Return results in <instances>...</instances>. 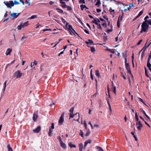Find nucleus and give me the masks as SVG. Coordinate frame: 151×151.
Masks as SVG:
<instances>
[{
    "mask_svg": "<svg viewBox=\"0 0 151 151\" xmlns=\"http://www.w3.org/2000/svg\"><path fill=\"white\" fill-rule=\"evenodd\" d=\"M147 67L149 69L151 68V64L150 63V60H147Z\"/></svg>",
    "mask_w": 151,
    "mask_h": 151,
    "instance_id": "nucleus-16",
    "label": "nucleus"
},
{
    "mask_svg": "<svg viewBox=\"0 0 151 151\" xmlns=\"http://www.w3.org/2000/svg\"><path fill=\"white\" fill-rule=\"evenodd\" d=\"M7 147L8 148V151H13L12 148L10 147V145L8 144L7 146Z\"/></svg>",
    "mask_w": 151,
    "mask_h": 151,
    "instance_id": "nucleus-30",
    "label": "nucleus"
},
{
    "mask_svg": "<svg viewBox=\"0 0 151 151\" xmlns=\"http://www.w3.org/2000/svg\"><path fill=\"white\" fill-rule=\"evenodd\" d=\"M20 14V13H11V14L10 17H11V18L12 17H13L14 18V19L18 17V16H19Z\"/></svg>",
    "mask_w": 151,
    "mask_h": 151,
    "instance_id": "nucleus-8",
    "label": "nucleus"
},
{
    "mask_svg": "<svg viewBox=\"0 0 151 151\" xmlns=\"http://www.w3.org/2000/svg\"><path fill=\"white\" fill-rule=\"evenodd\" d=\"M74 110V107H72L69 110V111L70 112V118H73L74 116L76 115L77 114H78V118L77 119H74V120L75 121H77L78 122L79 119V114L78 113H77L76 114H73V110Z\"/></svg>",
    "mask_w": 151,
    "mask_h": 151,
    "instance_id": "nucleus-2",
    "label": "nucleus"
},
{
    "mask_svg": "<svg viewBox=\"0 0 151 151\" xmlns=\"http://www.w3.org/2000/svg\"><path fill=\"white\" fill-rule=\"evenodd\" d=\"M41 129V127L39 126L35 129L33 131L35 133H38L40 130Z\"/></svg>",
    "mask_w": 151,
    "mask_h": 151,
    "instance_id": "nucleus-9",
    "label": "nucleus"
},
{
    "mask_svg": "<svg viewBox=\"0 0 151 151\" xmlns=\"http://www.w3.org/2000/svg\"><path fill=\"white\" fill-rule=\"evenodd\" d=\"M125 65V67L127 69V70L128 71V73H130V74L131 75L132 77L133 78V76L132 75L131 73V70H130V66H129V63H128L127 64H126V65Z\"/></svg>",
    "mask_w": 151,
    "mask_h": 151,
    "instance_id": "nucleus-6",
    "label": "nucleus"
},
{
    "mask_svg": "<svg viewBox=\"0 0 151 151\" xmlns=\"http://www.w3.org/2000/svg\"><path fill=\"white\" fill-rule=\"evenodd\" d=\"M142 41V40H140L137 43V45H140Z\"/></svg>",
    "mask_w": 151,
    "mask_h": 151,
    "instance_id": "nucleus-59",
    "label": "nucleus"
},
{
    "mask_svg": "<svg viewBox=\"0 0 151 151\" xmlns=\"http://www.w3.org/2000/svg\"><path fill=\"white\" fill-rule=\"evenodd\" d=\"M92 22V23H93L96 24V23H98L97 22V20L95 19H94V20Z\"/></svg>",
    "mask_w": 151,
    "mask_h": 151,
    "instance_id": "nucleus-53",
    "label": "nucleus"
},
{
    "mask_svg": "<svg viewBox=\"0 0 151 151\" xmlns=\"http://www.w3.org/2000/svg\"><path fill=\"white\" fill-rule=\"evenodd\" d=\"M119 19H118L117 22V26L119 28L120 27V23H119Z\"/></svg>",
    "mask_w": 151,
    "mask_h": 151,
    "instance_id": "nucleus-45",
    "label": "nucleus"
},
{
    "mask_svg": "<svg viewBox=\"0 0 151 151\" xmlns=\"http://www.w3.org/2000/svg\"><path fill=\"white\" fill-rule=\"evenodd\" d=\"M101 4V3L100 0H97V2H96L95 4V5L97 6L98 7H99Z\"/></svg>",
    "mask_w": 151,
    "mask_h": 151,
    "instance_id": "nucleus-24",
    "label": "nucleus"
},
{
    "mask_svg": "<svg viewBox=\"0 0 151 151\" xmlns=\"http://www.w3.org/2000/svg\"><path fill=\"white\" fill-rule=\"evenodd\" d=\"M64 113L63 112L59 120L58 124L60 125H62L64 121Z\"/></svg>",
    "mask_w": 151,
    "mask_h": 151,
    "instance_id": "nucleus-5",
    "label": "nucleus"
},
{
    "mask_svg": "<svg viewBox=\"0 0 151 151\" xmlns=\"http://www.w3.org/2000/svg\"><path fill=\"white\" fill-rule=\"evenodd\" d=\"M37 17V15H33L30 18V19H33Z\"/></svg>",
    "mask_w": 151,
    "mask_h": 151,
    "instance_id": "nucleus-42",
    "label": "nucleus"
},
{
    "mask_svg": "<svg viewBox=\"0 0 151 151\" xmlns=\"http://www.w3.org/2000/svg\"><path fill=\"white\" fill-rule=\"evenodd\" d=\"M125 54L123 55V57L124 58V59L127 58V52L126 51L125 52Z\"/></svg>",
    "mask_w": 151,
    "mask_h": 151,
    "instance_id": "nucleus-48",
    "label": "nucleus"
},
{
    "mask_svg": "<svg viewBox=\"0 0 151 151\" xmlns=\"http://www.w3.org/2000/svg\"><path fill=\"white\" fill-rule=\"evenodd\" d=\"M113 92L115 93L116 94V87L115 86L113 88Z\"/></svg>",
    "mask_w": 151,
    "mask_h": 151,
    "instance_id": "nucleus-46",
    "label": "nucleus"
},
{
    "mask_svg": "<svg viewBox=\"0 0 151 151\" xmlns=\"http://www.w3.org/2000/svg\"><path fill=\"white\" fill-rule=\"evenodd\" d=\"M19 4V2H18L16 0L14 1V2H13L14 6V4L17 5V4Z\"/></svg>",
    "mask_w": 151,
    "mask_h": 151,
    "instance_id": "nucleus-51",
    "label": "nucleus"
},
{
    "mask_svg": "<svg viewBox=\"0 0 151 151\" xmlns=\"http://www.w3.org/2000/svg\"><path fill=\"white\" fill-rule=\"evenodd\" d=\"M22 28V23H21L20 25H18L17 27V28L19 30H21Z\"/></svg>",
    "mask_w": 151,
    "mask_h": 151,
    "instance_id": "nucleus-40",
    "label": "nucleus"
},
{
    "mask_svg": "<svg viewBox=\"0 0 151 151\" xmlns=\"http://www.w3.org/2000/svg\"><path fill=\"white\" fill-rule=\"evenodd\" d=\"M107 102L108 104V105H109V110H110V112H111L112 111V110H111V105H110V104L109 101H108L107 100Z\"/></svg>",
    "mask_w": 151,
    "mask_h": 151,
    "instance_id": "nucleus-50",
    "label": "nucleus"
},
{
    "mask_svg": "<svg viewBox=\"0 0 151 151\" xmlns=\"http://www.w3.org/2000/svg\"><path fill=\"white\" fill-rule=\"evenodd\" d=\"M54 128V124L53 123H52V125L51 126V128L53 129Z\"/></svg>",
    "mask_w": 151,
    "mask_h": 151,
    "instance_id": "nucleus-62",
    "label": "nucleus"
},
{
    "mask_svg": "<svg viewBox=\"0 0 151 151\" xmlns=\"http://www.w3.org/2000/svg\"><path fill=\"white\" fill-rule=\"evenodd\" d=\"M96 148L97 149L98 151H104L103 149L100 147L96 146Z\"/></svg>",
    "mask_w": 151,
    "mask_h": 151,
    "instance_id": "nucleus-21",
    "label": "nucleus"
},
{
    "mask_svg": "<svg viewBox=\"0 0 151 151\" xmlns=\"http://www.w3.org/2000/svg\"><path fill=\"white\" fill-rule=\"evenodd\" d=\"M37 25V26L36 27V28H37V29L38 28L40 27H42V25H41V24H39V23H38Z\"/></svg>",
    "mask_w": 151,
    "mask_h": 151,
    "instance_id": "nucleus-56",
    "label": "nucleus"
},
{
    "mask_svg": "<svg viewBox=\"0 0 151 151\" xmlns=\"http://www.w3.org/2000/svg\"><path fill=\"white\" fill-rule=\"evenodd\" d=\"M84 127H85V129L86 130L88 129H87V125L86 122L85 121H84Z\"/></svg>",
    "mask_w": 151,
    "mask_h": 151,
    "instance_id": "nucleus-54",
    "label": "nucleus"
},
{
    "mask_svg": "<svg viewBox=\"0 0 151 151\" xmlns=\"http://www.w3.org/2000/svg\"><path fill=\"white\" fill-rule=\"evenodd\" d=\"M72 29H73L72 28V26L70 25H68V30H71V29L72 30Z\"/></svg>",
    "mask_w": 151,
    "mask_h": 151,
    "instance_id": "nucleus-52",
    "label": "nucleus"
},
{
    "mask_svg": "<svg viewBox=\"0 0 151 151\" xmlns=\"http://www.w3.org/2000/svg\"><path fill=\"white\" fill-rule=\"evenodd\" d=\"M4 3L7 7L10 9H11L12 7L14 6L13 1H4Z\"/></svg>",
    "mask_w": 151,
    "mask_h": 151,
    "instance_id": "nucleus-3",
    "label": "nucleus"
},
{
    "mask_svg": "<svg viewBox=\"0 0 151 151\" xmlns=\"http://www.w3.org/2000/svg\"><path fill=\"white\" fill-rule=\"evenodd\" d=\"M61 4V6L63 8H66V7L67 6V5L65 4V2L64 4Z\"/></svg>",
    "mask_w": 151,
    "mask_h": 151,
    "instance_id": "nucleus-35",
    "label": "nucleus"
},
{
    "mask_svg": "<svg viewBox=\"0 0 151 151\" xmlns=\"http://www.w3.org/2000/svg\"><path fill=\"white\" fill-rule=\"evenodd\" d=\"M131 134L133 136L134 138H135V139L136 141H137L138 140V139L137 137L134 135V132H131Z\"/></svg>",
    "mask_w": 151,
    "mask_h": 151,
    "instance_id": "nucleus-41",
    "label": "nucleus"
},
{
    "mask_svg": "<svg viewBox=\"0 0 151 151\" xmlns=\"http://www.w3.org/2000/svg\"><path fill=\"white\" fill-rule=\"evenodd\" d=\"M151 58V53H150L149 54V58H148V60H150V61Z\"/></svg>",
    "mask_w": 151,
    "mask_h": 151,
    "instance_id": "nucleus-60",
    "label": "nucleus"
},
{
    "mask_svg": "<svg viewBox=\"0 0 151 151\" xmlns=\"http://www.w3.org/2000/svg\"><path fill=\"white\" fill-rule=\"evenodd\" d=\"M78 2L80 4H85V1L84 0H79Z\"/></svg>",
    "mask_w": 151,
    "mask_h": 151,
    "instance_id": "nucleus-37",
    "label": "nucleus"
},
{
    "mask_svg": "<svg viewBox=\"0 0 151 151\" xmlns=\"http://www.w3.org/2000/svg\"><path fill=\"white\" fill-rule=\"evenodd\" d=\"M142 109V112L143 113V114H144V115H145V116L149 119H150V118L149 117V116L146 114V113L145 111L143 110L142 109Z\"/></svg>",
    "mask_w": 151,
    "mask_h": 151,
    "instance_id": "nucleus-27",
    "label": "nucleus"
},
{
    "mask_svg": "<svg viewBox=\"0 0 151 151\" xmlns=\"http://www.w3.org/2000/svg\"><path fill=\"white\" fill-rule=\"evenodd\" d=\"M6 82H7V81H5L4 83V88H3V91H5V90L6 88Z\"/></svg>",
    "mask_w": 151,
    "mask_h": 151,
    "instance_id": "nucleus-29",
    "label": "nucleus"
},
{
    "mask_svg": "<svg viewBox=\"0 0 151 151\" xmlns=\"http://www.w3.org/2000/svg\"><path fill=\"white\" fill-rule=\"evenodd\" d=\"M136 125L137 126V128L138 130H141V128L142 127L143 125L142 124L141 122L139 121L136 122Z\"/></svg>",
    "mask_w": 151,
    "mask_h": 151,
    "instance_id": "nucleus-7",
    "label": "nucleus"
},
{
    "mask_svg": "<svg viewBox=\"0 0 151 151\" xmlns=\"http://www.w3.org/2000/svg\"><path fill=\"white\" fill-rule=\"evenodd\" d=\"M147 42L146 43L145 45L143 47L142 49L139 52V53L142 50H145L146 49L148 48V47H149V45H150V44L151 43V42L150 43V44L148 45L147 46H146V45L147 44Z\"/></svg>",
    "mask_w": 151,
    "mask_h": 151,
    "instance_id": "nucleus-15",
    "label": "nucleus"
},
{
    "mask_svg": "<svg viewBox=\"0 0 151 151\" xmlns=\"http://www.w3.org/2000/svg\"><path fill=\"white\" fill-rule=\"evenodd\" d=\"M143 13V12L142 10L141 11H140L139 12V14H138V15L140 17L142 14Z\"/></svg>",
    "mask_w": 151,
    "mask_h": 151,
    "instance_id": "nucleus-55",
    "label": "nucleus"
},
{
    "mask_svg": "<svg viewBox=\"0 0 151 151\" xmlns=\"http://www.w3.org/2000/svg\"><path fill=\"white\" fill-rule=\"evenodd\" d=\"M96 25H97L98 26V29H100L101 30H102V27H101V25L100 24L96 23Z\"/></svg>",
    "mask_w": 151,
    "mask_h": 151,
    "instance_id": "nucleus-39",
    "label": "nucleus"
},
{
    "mask_svg": "<svg viewBox=\"0 0 151 151\" xmlns=\"http://www.w3.org/2000/svg\"><path fill=\"white\" fill-rule=\"evenodd\" d=\"M88 41H86L85 43L87 45H88L89 44H93V41L92 40L90 39H88Z\"/></svg>",
    "mask_w": 151,
    "mask_h": 151,
    "instance_id": "nucleus-14",
    "label": "nucleus"
},
{
    "mask_svg": "<svg viewBox=\"0 0 151 151\" xmlns=\"http://www.w3.org/2000/svg\"><path fill=\"white\" fill-rule=\"evenodd\" d=\"M60 143V146L63 148H65L66 147V145L65 144L63 143V142H62Z\"/></svg>",
    "mask_w": 151,
    "mask_h": 151,
    "instance_id": "nucleus-17",
    "label": "nucleus"
},
{
    "mask_svg": "<svg viewBox=\"0 0 151 151\" xmlns=\"http://www.w3.org/2000/svg\"><path fill=\"white\" fill-rule=\"evenodd\" d=\"M69 32L71 35H73L74 34V33L71 30H69Z\"/></svg>",
    "mask_w": 151,
    "mask_h": 151,
    "instance_id": "nucleus-57",
    "label": "nucleus"
},
{
    "mask_svg": "<svg viewBox=\"0 0 151 151\" xmlns=\"http://www.w3.org/2000/svg\"><path fill=\"white\" fill-rule=\"evenodd\" d=\"M88 124H89L91 126V128L92 129H93V126L92 125V124H91V123L90 122H89L88 123Z\"/></svg>",
    "mask_w": 151,
    "mask_h": 151,
    "instance_id": "nucleus-64",
    "label": "nucleus"
},
{
    "mask_svg": "<svg viewBox=\"0 0 151 151\" xmlns=\"http://www.w3.org/2000/svg\"><path fill=\"white\" fill-rule=\"evenodd\" d=\"M90 131L89 129H88L86 130V133L85 135V136H88L90 134Z\"/></svg>",
    "mask_w": 151,
    "mask_h": 151,
    "instance_id": "nucleus-25",
    "label": "nucleus"
},
{
    "mask_svg": "<svg viewBox=\"0 0 151 151\" xmlns=\"http://www.w3.org/2000/svg\"><path fill=\"white\" fill-rule=\"evenodd\" d=\"M38 117V116L37 114H34L33 116V121H36Z\"/></svg>",
    "mask_w": 151,
    "mask_h": 151,
    "instance_id": "nucleus-13",
    "label": "nucleus"
},
{
    "mask_svg": "<svg viewBox=\"0 0 151 151\" xmlns=\"http://www.w3.org/2000/svg\"><path fill=\"white\" fill-rule=\"evenodd\" d=\"M12 51V49L10 48H8L7 49V50L6 53V55H8L10 54L11 52Z\"/></svg>",
    "mask_w": 151,
    "mask_h": 151,
    "instance_id": "nucleus-12",
    "label": "nucleus"
},
{
    "mask_svg": "<svg viewBox=\"0 0 151 151\" xmlns=\"http://www.w3.org/2000/svg\"><path fill=\"white\" fill-rule=\"evenodd\" d=\"M66 8H67V10L68 11H70L72 10L71 7L69 6H67Z\"/></svg>",
    "mask_w": 151,
    "mask_h": 151,
    "instance_id": "nucleus-47",
    "label": "nucleus"
},
{
    "mask_svg": "<svg viewBox=\"0 0 151 151\" xmlns=\"http://www.w3.org/2000/svg\"><path fill=\"white\" fill-rule=\"evenodd\" d=\"M79 150L80 151H82L83 148V144L82 143H80L79 144Z\"/></svg>",
    "mask_w": 151,
    "mask_h": 151,
    "instance_id": "nucleus-18",
    "label": "nucleus"
},
{
    "mask_svg": "<svg viewBox=\"0 0 151 151\" xmlns=\"http://www.w3.org/2000/svg\"><path fill=\"white\" fill-rule=\"evenodd\" d=\"M61 19L62 20V21L65 24V23H66V25H65V27H66V28H68V23L66 22V21L65 20L63 17H61Z\"/></svg>",
    "mask_w": 151,
    "mask_h": 151,
    "instance_id": "nucleus-11",
    "label": "nucleus"
},
{
    "mask_svg": "<svg viewBox=\"0 0 151 151\" xmlns=\"http://www.w3.org/2000/svg\"><path fill=\"white\" fill-rule=\"evenodd\" d=\"M84 31L86 33H87V34H90L88 30H87L86 29H84Z\"/></svg>",
    "mask_w": 151,
    "mask_h": 151,
    "instance_id": "nucleus-63",
    "label": "nucleus"
},
{
    "mask_svg": "<svg viewBox=\"0 0 151 151\" xmlns=\"http://www.w3.org/2000/svg\"><path fill=\"white\" fill-rule=\"evenodd\" d=\"M63 1H64L66 2H68V0H60V4H64L65 2Z\"/></svg>",
    "mask_w": 151,
    "mask_h": 151,
    "instance_id": "nucleus-43",
    "label": "nucleus"
},
{
    "mask_svg": "<svg viewBox=\"0 0 151 151\" xmlns=\"http://www.w3.org/2000/svg\"><path fill=\"white\" fill-rule=\"evenodd\" d=\"M148 20H146L144 21L141 26L142 31H144L145 32H147V30L148 29L149 25L147 23Z\"/></svg>",
    "mask_w": 151,
    "mask_h": 151,
    "instance_id": "nucleus-1",
    "label": "nucleus"
},
{
    "mask_svg": "<svg viewBox=\"0 0 151 151\" xmlns=\"http://www.w3.org/2000/svg\"><path fill=\"white\" fill-rule=\"evenodd\" d=\"M114 49H107V50L109 51L110 52H111V53H114L115 52L114 51Z\"/></svg>",
    "mask_w": 151,
    "mask_h": 151,
    "instance_id": "nucleus-33",
    "label": "nucleus"
},
{
    "mask_svg": "<svg viewBox=\"0 0 151 151\" xmlns=\"http://www.w3.org/2000/svg\"><path fill=\"white\" fill-rule=\"evenodd\" d=\"M95 75L96 76L98 77H100V73L99 72V70H96L95 71Z\"/></svg>",
    "mask_w": 151,
    "mask_h": 151,
    "instance_id": "nucleus-26",
    "label": "nucleus"
},
{
    "mask_svg": "<svg viewBox=\"0 0 151 151\" xmlns=\"http://www.w3.org/2000/svg\"><path fill=\"white\" fill-rule=\"evenodd\" d=\"M52 130L51 129V128H50L49 129V132L48 133V135L49 136L51 137L52 135Z\"/></svg>",
    "mask_w": 151,
    "mask_h": 151,
    "instance_id": "nucleus-22",
    "label": "nucleus"
},
{
    "mask_svg": "<svg viewBox=\"0 0 151 151\" xmlns=\"http://www.w3.org/2000/svg\"><path fill=\"white\" fill-rule=\"evenodd\" d=\"M88 47H90V46H88ZM91 47V51L92 52H94L95 51V50L94 47Z\"/></svg>",
    "mask_w": 151,
    "mask_h": 151,
    "instance_id": "nucleus-28",
    "label": "nucleus"
},
{
    "mask_svg": "<svg viewBox=\"0 0 151 151\" xmlns=\"http://www.w3.org/2000/svg\"><path fill=\"white\" fill-rule=\"evenodd\" d=\"M135 119L137 121V122H139V119L138 117V116L137 115V113L136 112L135 114Z\"/></svg>",
    "mask_w": 151,
    "mask_h": 151,
    "instance_id": "nucleus-32",
    "label": "nucleus"
},
{
    "mask_svg": "<svg viewBox=\"0 0 151 151\" xmlns=\"http://www.w3.org/2000/svg\"><path fill=\"white\" fill-rule=\"evenodd\" d=\"M91 141L90 139H88L87 141H86L84 143V148H85L87 145L88 143H91Z\"/></svg>",
    "mask_w": 151,
    "mask_h": 151,
    "instance_id": "nucleus-10",
    "label": "nucleus"
},
{
    "mask_svg": "<svg viewBox=\"0 0 151 151\" xmlns=\"http://www.w3.org/2000/svg\"><path fill=\"white\" fill-rule=\"evenodd\" d=\"M120 76L121 77H122L124 79H126V77L124 75L122 72H120Z\"/></svg>",
    "mask_w": 151,
    "mask_h": 151,
    "instance_id": "nucleus-38",
    "label": "nucleus"
},
{
    "mask_svg": "<svg viewBox=\"0 0 151 151\" xmlns=\"http://www.w3.org/2000/svg\"><path fill=\"white\" fill-rule=\"evenodd\" d=\"M91 78L92 80H93V76L92 74V70H91L90 71Z\"/></svg>",
    "mask_w": 151,
    "mask_h": 151,
    "instance_id": "nucleus-49",
    "label": "nucleus"
},
{
    "mask_svg": "<svg viewBox=\"0 0 151 151\" xmlns=\"http://www.w3.org/2000/svg\"><path fill=\"white\" fill-rule=\"evenodd\" d=\"M80 135L82 137H83V133L82 131L81 130H80V132L79 133Z\"/></svg>",
    "mask_w": 151,
    "mask_h": 151,
    "instance_id": "nucleus-44",
    "label": "nucleus"
},
{
    "mask_svg": "<svg viewBox=\"0 0 151 151\" xmlns=\"http://www.w3.org/2000/svg\"><path fill=\"white\" fill-rule=\"evenodd\" d=\"M69 145L71 148L76 147V146L72 144L71 142H70L69 144Z\"/></svg>",
    "mask_w": 151,
    "mask_h": 151,
    "instance_id": "nucleus-31",
    "label": "nucleus"
},
{
    "mask_svg": "<svg viewBox=\"0 0 151 151\" xmlns=\"http://www.w3.org/2000/svg\"><path fill=\"white\" fill-rule=\"evenodd\" d=\"M112 30L111 29H108L106 31V32L107 33H109L110 32H112Z\"/></svg>",
    "mask_w": 151,
    "mask_h": 151,
    "instance_id": "nucleus-61",
    "label": "nucleus"
},
{
    "mask_svg": "<svg viewBox=\"0 0 151 151\" xmlns=\"http://www.w3.org/2000/svg\"><path fill=\"white\" fill-rule=\"evenodd\" d=\"M27 0H26L25 2L24 3H26V4L27 3L28 5L29 6L30 4V2L29 1H27Z\"/></svg>",
    "mask_w": 151,
    "mask_h": 151,
    "instance_id": "nucleus-58",
    "label": "nucleus"
},
{
    "mask_svg": "<svg viewBox=\"0 0 151 151\" xmlns=\"http://www.w3.org/2000/svg\"><path fill=\"white\" fill-rule=\"evenodd\" d=\"M56 10H57L58 12L60 13H63V11L59 8H57L56 9Z\"/></svg>",
    "mask_w": 151,
    "mask_h": 151,
    "instance_id": "nucleus-19",
    "label": "nucleus"
},
{
    "mask_svg": "<svg viewBox=\"0 0 151 151\" xmlns=\"http://www.w3.org/2000/svg\"><path fill=\"white\" fill-rule=\"evenodd\" d=\"M80 7L81 9V10L82 11L83 10L84 8H86V6L85 5H83V4L81 5H80Z\"/></svg>",
    "mask_w": 151,
    "mask_h": 151,
    "instance_id": "nucleus-23",
    "label": "nucleus"
},
{
    "mask_svg": "<svg viewBox=\"0 0 151 151\" xmlns=\"http://www.w3.org/2000/svg\"><path fill=\"white\" fill-rule=\"evenodd\" d=\"M21 40L22 42L24 41L27 40V37L24 36L22 37Z\"/></svg>",
    "mask_w": 151,
    "mask_h": 151,
    "instance_id": "nucleus-36",
    "label": "nucleus"
},
{
    "mask_svg": "<svg viewBox=\"0 0 151 151\" xmlns=\"http://www.w3.org/2000/svg\"><path fill=\"white\" fill-rule=\"evenodd\" d=\"M28 21H27L23 23H22V28L24 27H26L28 25Z\"/></svg>",
    "mask_w": 151,
    "mask_h": 151,
    "instance_id": "nucleus-20",
    "label": "nucleus"
},
{
    "mask_svg": "<svg viewBox=\"0 0 151 151\" xmlns=\"http://www.w3.org/2000/svg\"><path fill=\"white\" fill-rule=\"evenodd\" d=\"M123 14H124V13L123 12H122V16H121V15H120L119 16V17L118 18V19H119V21H122V18H123Z\"/></svg>",
    "mask_w": 151,
    "mask_h": 151,
    "instance_id": "nucleus-34",
    "label": "nucleus"
},
{
    "mask_svg": "<svg viewBox=\"0 0 151 151\" xmlns=\"http://www.w3.org/2000/svg\"><path fill=\"white\" fill-rule=\"evenodd\" d=\"M22 75V73L20 72V71L18 70L14 73V76H15L17 78L21 77Z\"/></svg>",
    "mask_w": 151,
    "mask_h": 151,
    "instance_id": "nucleus-4",
    "label": "nucleus"
}]
</instances>
